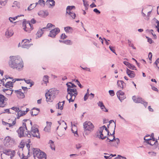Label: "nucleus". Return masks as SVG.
Segmentation results:
<instances>
[{
  "mask_svg": "<svg viewBox=\"0 0 159 159\" xmlns=\"http://www.w3.org/2000/svg\"><path fill=\"white\" fill-rule=\"evenodd\" d=\"M50 143H51V144L50 145V147L52 150H55V146L54 145L53 142L52 140L50 141Z\"/></svg>",
  "mask_w": 159,
  "mask_h": 159,
  "instance_id": "49530a36",
  "label": "nucleus"
},
{
  "mask_svg": "<svg viewBox=\"0 0 159 159\" xmlns=\"http://www.w3.org/2000/svg\"><path fill=\"white\" fill-rule=\"evenodd\" d=\"M45 96L46 98V101L47 102H52L54 99L53 97H52L51 94L47 92L45 93Z\"/></svg>",
  "mask_w": 159,
  "mask_h": 159,
  "instance_id": "6ab92c4d",
  "label": "nucleus"
},
{
  "mask_svg": "<svg viewBox=\"0 0 159 159\" xmlns=\"http://www.w3.org/2000/svg\"><path fill=\"white\" fill-rule=\"evenodd\" d=\"M71 28L70 27H66L64 28V30L66 32H68Z\"/></svg>",
  "mask_w": 159,
  "mask_h": 159,
  "instance_id": "774afa93",
  "label": "nucleus"
},
{
  "mask_svg": "<svg viewBox=\"0 0 159 159\" xmlns=\"http://www.w3.org/2000/svg\"><path fill=\"white\" fill-rule=\"evenodd\" d=\"M30 41L28 39L23 40L21 42V47L23 48H28L30 46Z\"/></svg>",
  "mask_w": 159,
  "mask_h": 159,
  "instance_id": "2eb2a0df",
  "label": "nucleus"
},
{
  "mask_svg": "<svg viewBox=\"0 0 159 159\" xmlns=\"http://www.w3.org/2000/svg\"><path fill=\"white\" fill-rule=\"evenodd\" d=\"M109 48L110 49V50L114 53L115 54H116V52H115V50L114 49V47H112V46H109Z\"/></svg>",
  "mask_w": 159,
  "mask_h": 159,
  "instance_id": "bf43d9fd",
  "label": "nucleus"
},
{
  "mask_svg": "<svg viewBox=\"0 0 159 159\" xmlns=\"http://www.w3.org/2000/svg\"><path fill=\"white\" fill-rule=\"evenodd\" d=\"M29 111V109L28 108L26 109L25 111H23L19 109V111L17 113V119H19L20 117L26 114L27 112Z\"/></svg>",
  "mask_w": 159,
  "mask_h": 159,
  "instance_id": "a211bd4d",
  "label": "nucleus"
},
{
  "mask_svg": "<svg viewBox=\"0 0 159 159\" xmlns=\"http://www.w3.org/2000/svg\"><path fill=\"white\" fill-rule=\"evenodd\" d=\"M154 63L157 68L159 69V58L157 59L156 60Z\"/></svg>",
  "mask_w": 159,
  "mask_h": 159,
  "instance_id": "13d9d810",
  "label": "nucleus"
},
{
  "mask_svg": "<svg viewBox=\"0 0 159 159\" xmlns=\"http://www.w3.org/2000/svg\"><path fill=\"white\" fill-rule=\"evenodd\" d=\"M5 87L7 89H12L13 87V84L11 81L7 82L5 84Z\"/></svg>",
  "mask_w": 159,
  "mask_h": 159,
  "instance_id": "c85d7f7f",
  "label": "nucleus"
},
{
  "mask_svg": "<svg viewBox=\"0 0 159 159\" xmlns=\"http://www.w3.org/2000/svg\"><path fill=\"white\" fill-rule=\"evenodd\" d=\"M16 118H15L13 121L12 123V124L8 123L7 126H8L9 127H11L14 125L16 123Z\"/></svg>",
  "mask_w": 159,
  "mask_h": 159,
  "instance_id": "c03bdc74",
  "label": "nucleus"
},
{
  "mask_svg": "<svg viewBox=\"0 0 159 159\" xmlns=\"http://www.w3.org/2000/svg\"><path fill=\"white\" fill-rule=\"evenodd\" d=\"M97 104L98 105V106L100 107H104V104L103 102L101 101H99L98 103Z\"/></svg>",
  "mask_w": 159,
  "mask_h": 159,
  "instance_id": "6e6d98bb",
  "label": "nucleus"
},
{
  "mask_svg": "<svg viewBox=\"0 0 159 159\" xmlns=\"http://www.w3.org/2000/svg\"><path fill=\"white\" fill-rule=\"evenodd\" d=\"M75 82H76L77 83V84L80 87V88H81L83 87V86H82L81 84H80V82L77 80H75Z\"/></svg>",
  "mask_w": 159,
  "mask_h": 159,
  "instance_id": "338daca9",
  "label": "nucleus"
},
{
  "mask_svg": "<svg viewBox=\"0 0 159 159\" xmlns=\"http://www.w3.org/2000/svg\"><path fill=\"white\" fill-rule=\"evenodd\" d=\"M24 16L23 15H20V16H16L15 17H9V20H10V21L12 23H13V20H16V19H17L18 17H20V16Z\"/></svg>",
  "mask_w": 159,
  "mask_h": 159,
  "instance_id": "f704fd0d",
  "label": "nucleus"
},
{
  "mask_svg": "<svg viewBox=\"0 0 159 159\" xmlns=\"http://www.w3.org/2000/svg\"><path fill=\"white\" fill-rule=\"evenodd\" d=\"M109 94L111 96H113L114 95V92L112 90H110L109 91Z\"/></svg>",
  "mask_w": 159,
  "mask_h": 159,
  "instance_id": "680f3d73",
  "label": "nucleus"
},
{
  "mask_svg": "<svg viewBox=\"0 0 159 159\" xmlns=\"http://www.w3.org/2000/svg\"><path fill=\"white\" fill-rule=\"evenodd\" d=\"M67 37L66 35H65V34H61V39H64L66 38Z\"/></svg>",
  "mask_w": 159,
  "mask_h": 159,
  "instance_id": "052dcab7",
  "label": "nucleus"
},
{
  "mask_svg": "<svg viewBox=\"0 0 159 159\" xmlns=\"http://www.w3.org/2000/svg\"><path fill=\"white\" fill-rule=\"evenodd\" d=\"M60 31V29L58 28H56L50 31L48 36L52 38H54L56 35Z\"/></svg>",
  "mask_w": 159,
  "mask_h": 159,
  "instance_id": "ddd939ff",
  "label": "nucleus"
},
{
  "mask_svg": "<svg viewBox=\"0 0 159 159\" xmlns=\"http://www.w3.org/2000/svg\"><path fill=\"white\" fill-rule=\"evenodd\" d=\"M8 99L0 93V107H3L7 105Z\"/></svg>",
  "mask_w": 159,
  "mask_h": 159,
  "instance_id": "9d476101",
  "label": "nucleus"
},
{
  "mask_svg": "<svg viewBox=\"0 0 159 159\" xmlns=\"http://www.w3.org/2000/svg\"><path fill=\"white\" fill-rule=\"evenodd\" d=\"M43 29L42 28L38 31L36 34L38 38L41 37L43 33Z\"/></svg>",
  "mask_w": 159,
  "mask_h": 159,
  "instance_id": "72a5a7b5",
  "label": "nucleus"
},
{
  "mask_svg": "<svg viewBox=\"0 0 159 159\" xmlns=\"http://www.w3.org/2000/svg\"><path fill=\"white\" fill-rule=\"evenodd\" d=\"M15 141L14 139L9 136H7L3 140V144L7 147L10 148L14 144Z\"/></svg>",
  "mask_w": 159,
  "mask_h": 159,
  "instance_id": "423d86ee",
  "label": "nucleus"
},
{
  "mask_svg": "<svg viewBox=\"0 0 159 159\" xmlns=\"http://www.w3.org/2000/svg\"><path fill=\"white\" fill-rule=\"evenodd\" d=\"M126 72L127 75L130 78H134L135 76V74L134 71L130 70L128 68L127 69Z\"/></svg>",
  "mask_w": 159,
  "mask_h": 159,
  "instance_id": "4be33fe9",
  "label": "nucleus"
},
{
  "mask_svg": "<svg viewBox=\"0 0 159 159\" xmlns=\"http://www.w3.org/2000/svg\"><path fill=\"white\" fill-rule=\"evenodd\" d=\"M83 1L84 5L85 7V9H87L89 5L88 4V2H87L86 0H83Z\"/></svg>",
  "mask_w": 159,
  "mask_h": 159,
  "instance_id": "79ce46f5",
  "label": "nucleus"
},
{
  "mask_svg": "<svg viewBox=\"0 0 159 159\" xmlns=\"http://www.w3.org/2000/svg\"><path fill=\"white\" fill-rule=\"evenodd\" d=\"M132 98L133 101L136 103H142V102H143V99L142 98H136L135 96H133Z\"/></svg>",
  "mask_w": 159,
  "mask_h": 159,
  "instance_id": "a878e982",
  "label": "nucleus"
},
{
  "mask_svg": "<svg viewBox=\"0 0 159 159\" xmlns=\"http://www.w3.org/2000/svg\"><path fill=\"white\" fill-rule=\"evenodd\" d=\"M13 30L10 29H8L5 32V35L7 38H9L13 34Z\"/></svg>",
  "mask_w": 159,
  "mask_h": 159,
  "instance_id": "5701e85b",
  "label": "nucleus"
},
{
  "mask_svg": "<svg viewBox=\"0 0 159 159\" xmlns=\"http://www.w3.org/2000/svg\"><path fill=\"white\" fill-rule=\"evenodd\" d=\"M118 87L121 89H123L126 87V84L123 81L118 80L117 82Z\"/></svg>",
  "mask_w": 159,
  "mask_h": 159,
  "instance_id": "aec40b11",
  "label": "nucleus"
},
{
  "mask_svg": "<svg viewBox=\"0 0 159 159\" xmlns=\"http://www.w3.org/2000/svg\"><path fill=\"white\" fill-rule=\"evenodd\" d=\"M100 108L102 111H103L105 112H107L108 111V110L106 108V107H105V106L104 105V107H101Z\"/></svg>",
  "mask_w": 159,
  "mask_h": 159,
  "instance_id": "e2e57ef3",
  "label": "nucleus"
},
{
  "mask_svg": "<svg viewBox=\"0 0 159 159\" xmlns=\"http://www.w3.org/2000/svg\"><path fill=\"white\" fill-rule=\"evenodd\" d=\"M25 82L28 84H30V87H31L34 84V82L32 81H31L30 80H25V79H23Z\"/></svg>",
  "mask_w": 159,
  "mask_h": 159,
  "instance_id": "473e14b6",
  "label": "nucleus"
},
{
  "mask_svg": "<svg viewBox=\"0 0 159 159\" xmlns=\"http://www.w3.org/2000/svg\"><path fill=\"white\" fill-rule=\"evenodd\" d=\"M32 150L34 159H46V154L39 149L33 148Z\"/></svg>",
  "mask_w": 159,
  "mask_h": 159,
  "instance_id": "f03ea898",
  "label": "nucleus"
},
{
  "mask_svg": "<svg viewBox=\"0 0 159 159\" xmlns=\"http://www.w3.org/2000/svg\"><path fill=\"white\" fill-rule=\"evenodd\" d=\"M123 63L126 66H127L128 68L132 70H134V68H135V66L134 65L131 64L128 62L125 61L123 62Z\"/></svg>",
  "mask_w": 159,
  "mask_h": 159,
  "instance_id": "cd10ccee",
  "label": "nucleus"
},
{
  "mask_svg": "<svg viewBox=\"0 0 159 159\" xmlns=\"http://www.w3.org/2000/svg\"><path fill=\"white\" fill-rule=\"evenodd\" d=\"M149 136H146L144 138L145 142L151 145H153L155 144L157 142V140L152 137V135L150 136L149 139H147L146 138Z\"/></svg>",
  "mask_w": 159,
  "mask_h": 159,
  "instance_id": "9b49d317",
  "label": "nucleus"
},
{
  "mask_svg": "<svg viewBox=\"0 0 159 159\" xmlns=\"http://www.w3.org/2000/svg\"><path fill=\"white\" fill-rule=\"evenodd\" d=\"M115 159H126L125 157L121 156L120 155H118V156L115 158Z\"/></svg>",
  "mask_w": 159,
  "mask_h": 159,
  "instance_id": "5fc2aeb1",
  "label": "nucleus"
},
{
  "mask_svg": "<svg viewBox=\"0 0 159 159\" xmlns=\"http://www.w3.org/2000/svg\"><path fill=\"white\" fill-rule=\"evenodd\" d=\"M104 132H105V131H103V128H100L98 131L97 132V136L99 139L102 140L104 139L107 137L104 135Z\"/></svg>",
  "mask_w": 159,
  "mask_h": 159,
  "instance_id": "4468645a",
  "label": "nucleus"
},
{
  "mask_svg": "<svg viewBox=\"0 0 159 159\" xmlns=\"http://www.w3.org/2000/svg\"><path fill=\"white\" fill-rule=\"evenodd\" d=\"M100 128H103V131H105V132H107V134L108 135H109V132L108 130L107 129L105 125H103Z\"/></svg>",
  "mask_w": 159,
  "mask_h": 159,
  "instance_id": "37998d69",
  "label": "nucleus"
},
{
  "mask_svg": "<svg viewBox=\"0 0 159 159\" xmlns=\"http://www.w3.org/2000/svg\"><path fill=\"white\" fill-rule=\"evenodd\" d=\"M61 104V102H59L57 104V107L58 109H60L61 110H62L63 108V105H62Z\"/></svg>",
  "mask_w": 159,
  "mask_h": 159,
  "instance_id": "58836bf2",
  "label": "nucleus"
},
{
  "mask_svg": "<svg viewBox=\"0 0 159 159\" xmlns=\"http://www.w3.org/2000/svg\"><path fill=\"white\" fill-rule=\"evenodd\" d=\"M47 4L49 5L50 6L54 7L55 5V2L54 0H47L46 2Z\"/></svg>",
  "mask_w": 159,
  "mask_h": 159,
  "instance_id": "7c9ffc66",
  "label": "nucleus"
},
{
  "mask_svg": "<svg viewBox=\"0 0 159 159\" xmlns=\"http://www.w3.org/2000/svg\"><path fill=\"white\" fill-rule=\"evenodd\" d=\"M3 152L4 154L8 156H10L9 159H11L15 155V152L14 150H11V149H5L3 151Z\"/></svg>",
  "mask_w": 159,
  "mask_h": 159,
  "instance_id": "f8f14e48",
  "label": "nucleus"
},
{
  "mask_svg": "<svg viewBox=\"0 0 159 159\" xmlns=\"http://www.w3.org/2000/svg\"><path fill=\"white\" fill-rule=\"evenodd\" d=\"M75 7L74 6H68L66 8V13L71 12V10L72 9H75Z\"/></svg>",
  "mask_w": 159,
  "mask_h": 159,
  "instance_id": "2f4dec72",
  "label": "nucleus"
},
{
  "mask_svg": "<svg viewBox=\"0 0 159 159\" xmlns=\"http://www.w3.org/2000/svg\"><path fill=\"white\" fill-rule=\"evenodd\" d=\"M26 136L29 137H31L32 136L36 137L38 138H40V134L38 128L36 125H34L31 128L30 131H28L27 134H26Z\"/></svg>",
  "mask_w": 159,
  "mask_h": 159,
  "instance_id": "7ed1b4c3",
  "label": "nucleus"
},
{
  "mask_svg": "<svg viewBox=\"0 0 159 159\" xmlns=\"http://www.w3.org/2000/svg\"><path fill=\"white\" fill-rule=\"evenodd\" d=\"M146 38L148 39V41L150 43H152V39L147 36H146Z\"/></svg>",
  "mask_w": 159,
  "mask_h": 159,
  "instance_id": "69168bd1",
  "label": "nucleus"
},
{
  "mask_svg": "<svg viewBox=\"0 0 159 159\" xmlns=\"http://www.w3.org/2000/svg\"><path fill=\"white\" fill-rule=\"evenodd\" d=\"M153 20L155 21L157 25H155V28L157 29V30L158 32H159V21H158L157 19H156L155 18H154L153 19Z\"/></svg>",
  "mask_w": 159,
  "mask_h": 159,
  "instance_id": "c9c22d12",
  "label": "nucleus"
},
{
  "mask_svg": "<svg viewBox=\"0 0 159 159\" xmlns=\"http://www.w3.org/2000/svg\"><path fill=\"white\" fill-rule=\"evenodd\" d=\"M63 42V43L67 45H71L72 44V42L69 40H64Z\"/></svg>",
  "mask_w": 159,
  "mask_h": 159,
  "instance_id": "a19ab883",
  "label": "nucleus"
},
{
  "mask_svg": "<svg viewBox=\"0 0 159 159\" xmlns=\"http://www.w3.org/2000/svg\"><path fill=\"white\" fill-rule=\"evenodd\" d=\"M117 97L121 101L123 100L125 98V97L124 96V93L121 90L118 91L116 93Z\"/></svg>",
  "mask_w": 159,
  "mask_h": 159,
  "instance_id": "f3484780",
  "label": "nucleus"
},
{
  "mask_svg": "<svg viewBox=\"0 0 159 159\" xmlns=\"http://www.w3.org/2000/svg\"><path fill=\"white\" fill-rule=\"evenodd\" d=\"M5 78L2 79L1 80V82L3 83V85H4V82H5V81H6V80H7L8 78L11 79H12V78H11L10 77H9V76H7V75L5 76Z\"/></svg>",
  "mask_w": 159,
  "mask_h": 159,
  "instance_id": "4c0bfd02",
  "label": "nucleus"
},
{
  "mask_svg": "<svg viewBox=\"0 0 159 159\" xmlns=\"http://www.w3.org/2000/svg\"><path fill=\"white\" fill-rule=\"evenodd\" d=\"M36 7L34 4H31L30 6L28 7L27 10L28 11H30L33 9L34 7Z\"/></svg>",
  "mask_w": 159,
  "mask_h": 159,
  "instance_id": "de8ad7c7",
  "label": "nucleus"
},
{
  "mask_svg": "<svg viewBox=\"0 0 159 159\" xmlns=\"http://www.w3.org/2000/svg\"><path fill=\"white\" fill-rule=\"evenodd\" d=\"M48 76L45 75L43 78V81L46 84L48 82Z\"/></svg>",
  "mask_w": 159,
  "mask_h": 159,
  "instance_id": "09e8293b",
  "label": "nucleus"
},
{
  "mask_svg": "<svg viewBox=\"0 0 159 159\" xmlns=\"http://www.w3.org/2000/svg\"><path fill=\"white\" fill-rule=\"evenodd\" d=\"M58 122L60 125L61 124H64L66 125V127H64V129H65V130L66 129V128H67V126L66 125V123L64 121L61 120L59 121H58Z\"/></svg>",
  "mask_w": 159,
  "mask_h": 159,
  "instance_id": "a18cd8bd",
  "label": "nucleus"
},
{
  "mask_svg": "<svg viewBox=\"0 0 159 159\" xmlns=\"http://www.w3.org/2000/svg\"><path fill=\"white\" fill-rule=\"evenodd\" d=\"M3 91L7 95H8V96H11L12 93L14 90L12 89L7 88L5 89H3Z\"/></svg>",
  "mask_w": 159,
  "mask_h": 159,
  "instance_id": "bb28decb",
  "label": "nucleus"
},
{
  "mask_svg": "<svg viewBox=\"0 0 159 159\" xmlns=\"http://www.w3.org/2000/svg\"><path fill=\"white\" fill-rule=\"evenodd\" d=\"M83 126L84 131H88L90 132L93 130L94 128L93 124L89 121H85L84 123Z\"/></svg>",
  "mask_w": 159,
  "mask_h": 159,
  "instance_id": "1a4fd4ad",
  "label": "nucleus"
},
{
  "mask_svg": "<svg viewBox=\"0 0 159 159\" xmlns=\"http://www.w3.org/2000/svg\"><path fill=\"white\" fill-rule=\"evenodd\" d=\"M47 93L51 94L52 97H53L55 98L58 94V90L55 89H50Z\"/></svg>",
  "mask_w": 159,
  "mask_h": 159,
  "instance_id": "dca6fc26",
  "label": "nucleus"
},
{
  "mask_svg": "<svg viewBox=\"0 0 159 159\" xmlns=\"http://www.w3.org/2000/svg\"><path fill=\"white\" fill-rule=\"evenodd\" d=\"M50 128L47 126H46L44 129V130L46 132H50Z\"/></svg>",
  "mask_w": 159,
  "mask_h": 159,
  "instance_id": "4d7b16f0",
  "label": "nucleus"
},
{
  "mask_svg": "<svg viewBox=\"0 0 159 159\" xmlns=\"http://www.w3.org/2000/svg\"><path fill=\"white\" fill-rule=\"evenodd\" d=\"M11 109L15 111L16 112H18L20 109V108L18 107H13L11 108Z\"/></svg>",
  "mask_w": 159,
  "mask_h": 159,
  "instance_id": "864d4df0",
  "label": "nucleus"
},
{
  "mask_svg": "<svg viewBox=\"0 0 159 159\" xmlns=\"http://www.w3.org/2000/svg\"><path fill=\"white\" fill-rule=\"evenodd\" d=\"M23 27L24 30L29 33L33 29V25L30 23L29 21L24 20L23 22Z\"/></svg>",
  "mask_w": 159,
  "mask_h": 159,
  "instance_id": "0eeeda50",
  "label": "nucleus"
},
{
  "mask_svg": "<svg viewBox=\"0 0 159 159\" xmlns=\"http://www.w3.org/2000/svg\"><path fill=\"white\" fill-rule=\"evenodd\" d=\"M44 11H39L38 13V15L42 17H44Z\"/></svg>",
  "mask_w": 159,
  "mask_h": 159,
  "instance_id": "603ef678",
  "label": "nucleus"
},
{
  "mask_svg": "<svg viewBox=\"0 0 159 159\" xmlns=\"http://www.w3.org/2000/svg\"><path fill=\"white\" fill-rule=\"evenodd\" d=\"M39 113V109L34 108L33 110L31 112V115L34 116L37 115Z\"/></svg>",
  "mask_w": 159,
  "mask_h": 159,
  "instance_id": "c756f323",
  "label": "nucleus"
},
{
  "mask_svg": "<svg viewBox=\"0 0 159 159\" xmlns=\"http://www.w3.org/2000/svg\"><path fill=\"white\" fill-rule=\"evenodd\" d=\"M21 89H20L15 91V92L16 94L17 97L20 98H23L25 96L24 93L21 92Z\"/></svg>",
  "mask_w": 159,
  "mask_h": 159,
  "instance_id": "b1692460",
  "label": "nucleus"
},
{
  "mask_svg": "<svg viewBox=\"0 0 159 159\" xmlns=\"http://www.w3.org/2000/svg\"><path fill=\"white\" fill-rule=\"evenodd\" d=\"M23 150V148L21 147L19 148L18 150L17 154L21 159H25V157L24 156Z\"/></svg>",
  "mask_w": 159,
  "mask_h": 159,
  "instance_id": "393cba45",
  "label": "nucleus"
},
{
  "mask_svg": "<svg viewBox=\"0 0 159 159\" xmlns=\"http://www.w3.org/2000/svg\"><path fill=\"white\" fill-rule=\"evenodd\" d=\"M8 63L11 68L18 70H22L24 66L22 59L19 56H10Z\"/></svg>",
  "mask_w": 159,
  "mask_h": 159,
  "instance_id": "f257e3e1",
  "label": "nucleus"
},
{
  "mask_svg": "<svg viewBox=\"0 0 159 159\" xmlns=\"http://www.w3.org/2000/svg\"><path fill=\"white\" fill-rule=\"evenodd\" d=\"M8 0H0V4L2 6H5Z\"/></svg>",
  "mask_w": 159,
  "mask_h": 159,
  "instance_id": "ea45409f",
  "label": "nucleus"
},
{
  "mask_svg": "<svg viewBox=\"0 0 159 159\" xmlns=\"http://www.w3.org/2000/svg\"><path fill=\"white\" fill-rule=\"evenodd\" d=\"M26 130H27V128L26 126L25 123L23 122V125L22 126L20 127L17 130V132L18 133V136L20 138H21L25 136H26V134H25V132Z\"/></svg>",
  "mask_w": 159,
  "mask_h": 159,
  "instance_id": "6e6552de",
  "label": "nucleus"
},
{
  "mask_svg": "<svg viewBox=\"0 0 159 159\" xmlns=\"http://www.w3.org/2000/svg\"><path fill=\"white\" fill-rule=\"evenodd\" d=\"M66 85L67 87V91H69L73 89H75V87H76V86L74 84H72L71 82H68L66 84Z\"/></svg>",
  "mask_w": 159,
  "mask_h": 159,
  "instance_id": "412c9836",
  "label": "nucleus"
},
{
  "mask_svg": "<svg viewBox=\"0 0 159 159\" xmlns=\"http://www.w3.org/2000/svg\"><path fill=\"white\" fill-rule=\"evenodd\" d=\"M66 14H68L73 19H74L76 17V14L75 13L72 12H70L66 13Z\"/></svg>",
  "mask_w": 159,
  "mask_h": 159,
  "instance_id": "e433bc0d",
  "label": "nucleus"
},
{
  "mask_svg": "<svg viewBox=\"0 0 159 159\" xmlns=\"http://www.w3.org/2000/svg\"><path fill=\"white\" fill-rule=\"evenodd\" d=\"M52 26H53L54 27H55V26L54 25H53L52 24L48 23L47 25V27H45L44 28H43V29H45L48 28H50L52 27Z\"/></svg>",
  "mask_w": 159,
  "mask_h": 159,
  "instance_id": "3c124183",
  "label": "nucleus"
},
{
  "mask_svg": "<svg viewBox=\"0 0 159 159\" xmlns=\"http://www.w3.org/2000/svg\"><path fill=\"white\" fill-rule=\"evenodd\" d=\"M116 124L114 123V129L113 132L112 134L110 133V135L111 136H112L113 137V138L112 139H109L108 138H107V140H108L109 141H108V144L110 145L111 146H114L115 147H117V146L118 145L119 143H120V139L118 138H115L114 134L115 133V129L116 128Z\"/></svg>",
  "mask_w": 159,
  "mask_h": 159,
  "instance_id": "20e7f679",
  "label": "nucleus"
},
{
  "mask_svg": "<svg viewBox=\"0 0 159 159\" xmlns=\"http://www.w3.org/2000/svg\"><path fill=\"white\" fill-rule=\"evenodd\" d=\"M67 91L68 95L66 96V98L69 101V102H73L78 94L76 89H73Z\"/></svg>",
  "mask_w": 159,
  "mask_h": 159,
  "instance_id": "39448f33",
  "label": "nucleus"
},
{
  "mask_svg": "<svg viewBox=\"0 0 159 159\" xmlns=\"http://www.w3.org/2000/svg\"><path fill=\"white\" fill-rule=\"evenodd\" d=\"M39 4L41 6H44L45 5V2L43 0H39Z\"/></svg>",
  "mask_w": 159,
  "mask_h": 159,
  "instance_id": "8fccbe9b",
  "label": "nucleus"
},
{
  "mask_svg": "<svg viewBox=\"0 0 159 159\" xmlns=\"http://www.w3.org/2000/svg\"><path fill=\"white\" fill-rule=\"evenodd\" d=\"M151 86L152 87L151 88L152 90L158 92V90L157 88L154 86H152V85H151Z\"/></svg>",
  "mask_w": 159,
  "mask_h": 159,
  "instance_id": "0e129e2a",
  "label": "nucleus"
}]
</instances>
